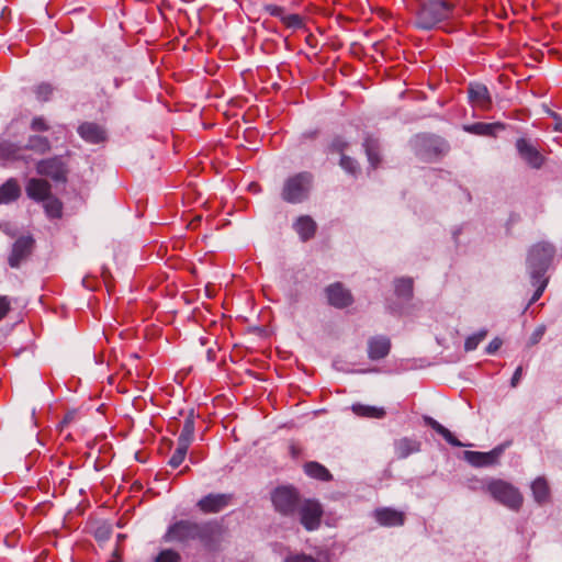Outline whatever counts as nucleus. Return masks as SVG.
<instances>
[{"label":"nucleus","mask_w":562,"mask_h":562,"mask_svg":"<svg viewBox=\"0 0 562 562\" xmlns=\"http://www.w3.org/2000/svg\"><path fill=\"white\" fill-rule=\"evenodd\" d=\"M282 23L290 29H301L303 26V19L296 13L283 14Z\"/></svg>","instance_id":"a19ab883"},{"label":"nucleus","mask_w":562,"mask_h":562,"mask_svg":"<svg viewBox=\"0 0 562 562\" xmlns=\"http://www.w3.org/2000/svg\"><path fill=\"white\" fill-rule=\"evenodd\" d=\"M69 419H70V416H68V415H67V416H65V418H64V423H67Z\"/></svg>","instance_id":"5fc2aeb1"},{"label":"nucleus","mask_w":562,"mask_h":562,"mask_svg":"<svg viewBox=\"0 0 562 562\" xmlns=\"http://www.w3.org/2000/svg\"><path fill=\"white\" fill-rule=\"evenodd\" d=\"M391 350V340L386 336L378 335L368 340V357L378 361L387 357Z\"/></svg>","instance_id":"a211bd4d"},{"label":"nucleus","mask_w":562,"mask_h":562,"mask_svg":"<svg viewBox=\"0 0 562 562\" xmlns=\"http://www.w3.org/2000/svg\"><path fill=\"white\" fill-rule=\"evenodd\" d=\"M414 150L423 159H431L448 151V143L440 136L418 134L412 140Z\"/></svg>","instance_id":"423d86ee"},{"label":"nucleus","mask_w":562,"mask_h":562,"mask_svg":"<svg viewBox=\"0 0 562 562\" xmlns=\"http://www.w3.org/2000/svg\"><path fill=\"white\" fill-rule=\"evenodd\" d=\"M509 446L510 441H506L487 452L465 450L463 451V459L474 468L492 467L499 462L501 457Z\"/></svg>","instance_id":"9d476101"},{"label":"nucleus","mask_w":562,"mask_h":562,"mask_svg":"<svg viewBox=\"0 0 562 562\" xmlns=\"http://www.w3.org/2000/svg\"><path fill=\"white\" fill-rule=\"evenodd\" d=\"M292 453L294 454L295 453V447H292Z\"/></svg>","instance_id":"6e6d98bb"},{"label":"nucleus","mask_w":562,"mask_h":562,"mask_svg":"<svg viewBox=\"0 0 562 562\" xmlns=\"http://www.w3.org/2000/svg\"><path fill=\"white\" fill-rule=\"evenodd\" d=\"M54 92V87L49 82H41L34 87V93L38 101L47 102Z\"/></svg>","instance_id":"e433bc0d"},{"label":"nucleus","mask_w":562,"mask_h":562,"mask_svg":"<svg viewBox=\"0 0 562 562\" xmlns=\"http://www.w3.org/2000/svg\"><path fill=\"white\" fill-rule=\"evenodd\" d=\"M349 143L341 135H335L328 143L325 153L327 154H340L348 149Z\"/></svg>","instance_id":"473e14b6"},{"label":"nucleus","mask_w":562,"mask_h":562,"mask_svg":"<svg viewBox=\"0 0 562 562\" xmlns=\"http://www.w3.org/2000/svg\"><path fill=\"white\" fill-rule=\"evenodd\" d=\"M304 471L308 476L323 482H328L333 479V475L328 469L316 461L306 462L304 465Z\"/></svg>","instance_id":"7c9ffc66"},{"label":"nucleus","mask_w":562,"mask_h":562,"mask_svg":"<svg viewBox=\"0 0 562 562\" xmlns=\"http://www.w3.org/2000/svg\"><path fill=\"white\" fill-rule=\"evenodd\" d=\"M232 499V494L210 493L198 501L196 507L203 514H217L225 509Z\"/></svg>","instance_id":"4468645a"},{"label":"nucleus","mask_w":562,"mask_h":562,"mask_svg":"<svg viewBox=\"0 0 562 562\" xmlns=\"http://www.w3.org/2000/svg\"><path fill=\"white\" fill-rule=\"evenodd\" d=\"M339 166L349 175L356 176L359 171V164L350 156L341 155Z\"/></svg>","instance_id":"4c0bfd02"},{"label":"nucleus","mask_w":562,"mask_h":562,"mask_svg":"<svg viewBox=\"0 0 562 562\" xmlns=\"http://www.w3.org/2000/svg\"><path fill=\"white\" fill-rule=\"evenodd\" d=\"M486 491L496 502L513 510H518L522 505V495L519 490L504 480L492 479L486 484Z\"/></svg>","instance_id":"39448f33"},{"label":"nucleus","mask_w":562,"mask_h":562,"mask_svg":"<svg viewBox=\"0 0 562 562\" xmlns=\"http://www.w3.org/2000/svg\"><path fill=\"white\" fill-rule=\"evenodd\" d=\"M10 310V302L5 296H0V321L7 315Z\"/></svg>","instance_id":"8fccbe9b"},{"label":"nucleus","mask_w":562,"mask_h":562,"mask_svg":"<svg viewBox=\"0 0 562 562\" xmlns=\"http://www.w3.org/2000/svg\"><path fill=\"white\" fill-rule=\"evenodd\" d=\"M299 513L300 521L306 530L312 531L319 527L323 515V509L319 503L307 499L301 506Z\"/></svg>","instance_id":"2eb2a0df"},{"label":"nucleus","mask_w":562,"mask_h":562,"mask_svg":"<svg viewBox=\"0 0 562 562\" xmlns=\"http://www.w3.org/2000/svg\"><path fill=\"white\" fill-rule=\"evenodd\" d=\"M154 562H181V555L172 549H164L158 553Z\"/></svg>","instance_id":"ea45409f"},{"label":"nucleus","mask_w":562,"mask_h":562,"mask_svg":"<svg viewBox=\"0 0 562 562\" xmlns=\"http://www.w3.org/2000/svg\"><path fill=\"white\" fill-rule=\"evenodd\" d=\"M462 232V228L461 227H456L453 231H452V238L454 240L456 244H458V238H459V235L461 234Z\"/></svg>","instance_id":"603ef678"},{"label":"nucleus","mask_w":562,"mask_h":562,"mask_svg":"<svg viewBox=\"0 0 562 562\" xmlns=\"http://www.w3.org/2000/svg\"><path fill=\"white\" fill-rule=\"evenodd\" d=\"M487 336V329H480L477 333L469 336L464 341V350L473 351L477 348L481 341H483Z\"/></svg>","instance_id":"c9c22d12"},{"label":"nucleus","mask_w":562,"mask_h":562,"mask_svg":"<svg viewBox=\"0 0 562 562\" xmlns=\"http://www.w3.org/2000/svg\"><path fill=\"white\" fill-rule=\"evenodd\" d=\"M284 562H317L316 559H314L311 555L301 553V554H291L284 559Z\"/></svg>","instance_id":"49530a36"},{"label":"nucleus","mask_w":562,"mask_h":562,"mask_svg":"<svg viewBox=\"0 0 562 562\" xmlns=\"http://www.w3.org/2000/svg\"><path fill=\"white\" fill-rule=\"evenodd\" d=\"M315 177L311 171H300L283 180L280 198L288 204H302L310 200L314 189Z\"/></svg>","instance_id":"7ed1b4c3"},{"label":"nucleus","mask_w":562,"mask_h":562,"mask_svg":"<svg viewBox=\"0 0 562 562\" xmlns=\"http://www.w3.org/2000/svg\"><path fill=\"white\" fill-rule=\"evenodd\" d=\"M351 411L357 416L364 417V418L381 419V418H384L386 415V412L383 407L364 405V404H360V403L352 404Z\"/></svg>","instance_id":"a878e982"},{"label":"nucleus","mask_w":562,"mask_h":562,"mask_svg":"<svg viewBox=\"0 0 562 562\" xmlns=\"http://www.w3.org/2000/svg\"><path fill=\"white\" fill-rule=\"evenodd\" d=\"M68 171V165L64 156L42 159L36 164V172L50 178L56 183H66Z\"/></svg>","instance_id":"0eeeda50"},{"label":"nucleus","mask_w":562,"mask_h":562,"mask_svg":"<svg viewBox=\"0 0 562 562\" xmlns=\"http://www.w3.org/2000/svg\"><path fill=\"white\" fill-rule=\"evenodd\" d=\"M521 375H522V368H521V367H518V368L515 370V372H514V374H513V376H512V379H510V385H512L513 387H516V386L518 385V383H519V381H520V379H521Z\"/></svg>","instance_id":"3c124183"},{"label":"nucleus","mask_w":562,"mask_h":562,"mask_svg":"<svg viewBox=\"0 0 562 562\" xmlns=\"http://www.w3.org/2000/svg\"><path fill=\"white\" fill-rule=\"evenodd\" d=\"M112 535V529L108 525L99 526L94 531V538L98 541H106L110 539Z\"/></svg>","instance_id":"37998d69"},{"label":"nucleus","mask_w":562,"mask_h":562,"mask_svg":"<svg viewBox=\"0 0 562 562\" xmlns=\"http://www.w3.org/2000/svg\"><path fill=\"white\" fill-rule=\"evenodd\" d=\"M44 209L48 217L60 218L63 215V203L50 194L43 201Z\"/></svg>","instance_id":"2f4dec72"},{"label":"nucleus","mask_w":562,"mask_h":562,"mask_svg":"<svg viewBox=\"0 0 562 562\" xmlns=\"http://www.w3.org/2000/svg\"><path fill=\"white\" fill-rule=\"evenodd\" d=\"M30 128L33 132H47L50 126L44 116H34L30 123Z\"/></svg>","instance_id":"79ce46f5"},{"label":"nucleus","mask_w":562,"mask_h":562,"mask_svg":"<svg viewBox=\"0 0 562 562\" xmlns=\"http://www.w3.org/2000/svg\"><path fill=\"white\" fill-rule=\"evenodd\" d=\"M224 535L225 527L217 519H179L168 526L162 540L182 547H189L191 542L196 541L203 550L214 553L221 550Z\"/></svg>","instance_id":"f257e3e1"},{"label":"nucleus","mask_w":562,"mask_h":562,"mask_svg":"<svg viewBox=\"0 0 562 562\" xmlns=\"http://www.w3.org/2000/svg\"><path fill=\"white\" fill-rule=\"evenodd\" d=\"M18 147L10 142L0 143V160H9L16 157Z\"/></svg>","instance_id":"58836bf2"},{"label":"nucleus","mask_w":562,"mask_h":562,"mask_svg":"<svg viewBox=\"0 0 562 562\" xmlns=\"http://www.w3.org/2000/svg\"><path fill=\"white\" fill-rule=\"evenodd\" d=\"M263 10L271 16L279 18L280 20H282L283 14L285 12V9L283 7L272 4V3L265 4Z\"/></svg>","instance_id":"c03bdc74"},{"label":"nucleus","mask_w":562,"mask_h":562,"mask_svg":"<svg viewBox=\"0 0 562 562\" xmlns=\"http://www.w3.org/2000/svg\"><path fill=\"white\" fill-rule=\"evenodd\" d=\"M555 246L549 241L533 244L526 258V269L529 279L549 278L547 272L551 268L555 257Z\"/></svg>","instance_id":"20e7f679"},{"label":"nucleus","mask_w":562,"mask_h":562,"mask_svg":"<svg viewBox=\"0 0 562 562\" xmlns=\"http://www.w3.org/2000/svg\"><path fill=\"white\" fill-rule=\"evenodd\" d=\"M77 133L87 143L100 144L106 139L105 130L97 123L83 122L78 128Z\"/></svg>","instance_id":"6ab92c4d"},{"label":"nucleus","mask_w":562,"mask_h":562,"mask_svg":"<svg viewBox=\"0 0 562 562\" xmlns=\"http://www.w3.org/2000/svg\"><path fill=\"white\" fill-rule=\"evenodd\" d=\"M363 148L372 168H376L381 161L379 139L368 136L363 140Z\"/></svg>","instance_id":"cd10ccee"},{"label":"nucleus","mask_w":562,"mask_h":562,"mask_svg":"<svg viewBox=\"0 0 562 562\" xmlns=\"http://www.w3.org/2000/svg\"><path fill=\"white\" fill-rule=\"evenodd\" d=\"M394 449L398 459H405L420 450V442L408 437H403L394 442Z\"/></svg>","instance_id":"5701e85b"},{"label":"nucleus","mask_w":562,"mask_h":562,"mask_svg":"<svg viewBox=\"0 0 562 562\" xmlns=\"http://www.w3.org/2000/svg\"><path fill=\"white\" fill-rule=\"evenodd\" d=\"M35 249V239L31 235H22L12 244L8 255V265L12 269H20L32 256Z\"/></svg>","instance_id":"6e6552de"},{"label":"nucleus","mask_w":562,"mask_h":562,"mask_svg":"<svg viewBox=\"0 0 562 562\" xmlns=\"http://www.w3.org/2000/svg\"><path fill=\"white\" fill-rule=\"evenodd\" d=\"M21 195V188L13 178L0 186V204H8L18 200Z\"/></svg>","instance_id":"b1692460"},{"label":"nucleus","mask_w":562,"mask_h":562,"mask_svg":"<svg viewBox=\"0 0 562 562\" xmlns=\"http://www.w3.org/2000/svg\"><path fill=\"white\" fill-rule=\"evenodd\" d=\"M515 148L519 158L531 169L539 170L543 167L546 157L530 139L526 137L517 138L515 142Z\"/></svg>","instance_id":"9b49d317"},{"label":"nucleus","mask_w":562,"mask_h":562,"mask_svg":"<svg viewBox=\"0 0 562 562\" xmlns=\"http://www.w3.org/2000/svg\"><path fill=\"white\" fill-rule=\"evenodd\" d=\"M503 341L501 338H494L485 348L487 355H494L502 347Z\"/></svg>","instance_id":"09e8293b"},{"label":"nucleus","mask_w":562,"mask_h":562,"mask_svg":"<svg viewBox=\"0 0 562 562\" xmlns=\"http://www.w3.org/2000/svg\"><path fill=\"white\" fill-rule=\"evenodd\" d=\"M212 353H213V351L210 349V350L207 351L209 359H211Z\"/></svg>","instance_id":"864d4df0"},{"label":"nucleus","mask_w":562,"mask_h":562,"mask_svg":"<svg viewBox=\"0 0 562 562\" xmlns=\"http://www.w3.org/2000/svg\"><path fill=\"white\" fill-rule=\"evenodd\" d=\"M293 228L302 241H307L315 236L317 225L310 215H301L294 222Z\"/></svg>","instance_id":"412c9836"},{"label":"nucleus","mask_w":562,"mask_h":562,"mask_svg":"<svg viewBox=\"0 0 562 562\" xmlns=\"http://www.w3.org/2000/svg\"><path fill=\"white\" fill-rule=\"evenodd\" d=\"M424 423L426 426L434 429L437 434L443 437V439L453 447H472V443L461 442L448 428L442 426L439 422L430 416H424Z\"/></svg>","instance_id":"4be33fe9"},{"label":"nucleus","mask_w":562,"mask_h":562,"mask_svg":"<svg viewBox=\"0 0 562 562\" xmlns=\"http://www.w3.org/2000/svg\"><path fill=\"white\" fill-rule=\"evenodd\" d=\"M546 326L544 325H540L538 326L533 333L530 335L529 337V341H528V345L529 346H535L537 345L543 337V335L546 334Z\"/></svg>","instance_id":"a18cd8bd"},{"label":"nucleus","mask_w":562,"mask_h":562,"mask_svg":"<svg viewBox=\"0 0 562 562\" xmlns=\"http://www.w3.org/2000/svg\"><path fill=\"white\" fill-rule=\"evenodd\" d=\"M373 517L380 526L400 527L405 524V514L391 507L376 508Z\"/></svg>","instance_id":"dca6fc26"},{"label":"nucleus","mask_w":562,"mask_h":562,"mask_svg":"<svg viewBox=\"0 0 562 562\" xmlns=\"http://www.w3.org/2000/svg\"><path fill=\"white\" fill-rule=\"evenodd\" d=\"M271 499L276 510L284 516L293 515L300 502L296 490L291 486L277 487L271 495Z\"/></svg>","instance_id":"1a4fd4ad"},{"label":"nucleus","mask_w":562,"mask_h":562,"mask_svg":"<svg viewBox=\"0 0 562 562\" xmlns=\"http://www.w3.org/2000/svg\"><path fill=\"white\" fill-rule=\"evenodd\" d=\"M533 499L539 505L547 503L550 498V487L544 477H537L531 484Z\"/></svg>","instance_id":"c85d7f7f"},{"label":"nucleus","mask_w":562,"mask_h":562,"mask_svg":"<svg viewBox=\"0 0 562 562\" xmlns=\"http://www.w3.org/2000/svg\"><path fill=\"white\" fill-rule=\"evenodd\" d=\"M454 4L450 0H420L415 11V26L430 31L453 18Z\"/></svg>","instance_id":"f03ea898"},{"label":"nucleus","mask_w":562,"mask_h":562,"mask_svg":"<svg viewBox=\"0 0 562 562\" xmlns=\"http://www.w3.org/2000/svg\"><path fill=\"white\" fill-rule=\"evenodd\" d=\"M462 130L465 133L484 136V137H496L497 133L505 130V124L502 122L485 123L475 122L472 124L462 125Z\"/></svg>","instance_id":"f3484780"},{"label":"nucleus","mask_w":562,"mask_h":562,"mask_svg":"<svg viewBox=\"0 0 562 562\" xmlns=\"http://www.w3.org/2000/svg\"><path fill=\"white\" fill-rule=\"evenodd\" d=\"M25 149L44 155L52 149L50 140L46 136L30 135L25 145Z\"/></svg>","instance_id":"c756f323"},{"label":"nucleus","mask_w":562,"mask_h":562,"mask_svg":"<svg viewBox=\"0 0 562 562\" xmlns=\"http://www.w3.org/2000/svg\"><path fill=\"white\" fill-rule=\"evenodd\" d=\"M189 447L190 446L188 445L177 442V448L172 453L168 464L173 469L179 468L188 453Z\"/></svg>","instance_id":"f704fd0d"},{"label":"nucleus","mask_w":562,"mask_h":562,"mask_svg":"<svg viewBox=\"0 0 562 562\" xmlns=\"http://www.w3.org/2000/svg\"><path fill=\"white\" fill-rule=\"evenodd\" d=\"M532 286L536 288L532 296L530 297L526 308H528L530 305L535 304L543 294L548 283L549 278H538V279H529Z\"/></svg>","instance_id":"72a5a7b5"},{"label":"nucleus","mask_w":562,"mask_h":562,"mask_svg":"<svg viewBox=\"0 0 562 562\" xmlns=\"http://www.w3.org/2000/svg\"><path fill=\"white\" fill-rule=\"evenodd\" d=\"M25 190L30 199L43 202L50 194V184L46 180L32 178L27 181Z\"/></svg>","instance_id":"aec40b11"},{"label":"nucleus","mask_w":562,"mask_h":562,"mask_svg":"<svg viewBox=\"0 0 562 562\" xmlns=\"http://www.w3.org/2000/svg\"><path fill=\"white\" fill-rule=\"evenodd\" d=\"M194 431H195V416H194V411L191 409L188 413V415L186 416L183 427L178 437V442L190 446L194 439Z\"/></svg>","instance_id":"bb28decb"},{"label":"nucleus","mask_w":562,"mask_h":562,"mask_svg":"<svg viewBox=\"0 0 562 562\" xmlns=\"http://www.w3.org/2000/svg\"><path fill=\"white\" fill-rule=\"evenodd\" d=\"M414 291V281L409 277H402L394 280L395 295L407 302L412 300Z\"/></svg>","instance_id":"393cba45"},{"label":"nucleus","mask_w":562,"mask_h":562,"mask_svg":"<svg viewBox=\"0 0 562 562\" xmlns=\"http://www.w3.org/2000/svg\"><path fill=\"white\" fill-rule=\"evenodd\" d=\"M325 295L330 306L346 308L353 304V295L341 282H334L325 288Z\"/></svg>","instance_id":"f8f14e48"},{"label":"nucleus","mask_w":562,"mask_h":562,"mask_svg":"<svg viewBox=\"0 0 562 562\" xmlns=\"http://www.w3.org/2000/svg\"><path fill=\"white\" fill-rule=\"evenodd\" d=\"M469 103L482 111L492 109L493 101L488 88L477 81L470 82L467 88Z\"/></svg>","instance_id":"ddd939ff"},{"label":"nucleus","mask_w":562,"mask_h":562,"mask_svg":"<svg viewBox=\"0 0 562 562\" xmlns=\"http://www.w3.org/2000/svg\"><path fill=\"white\" fill-rule=\"evenodd\" d=\"M318 135H319L318 128L307 130L300 135V142L303 144L306 140L316 139L318 137Z\"/></svg>","instance_id":"de8ad7c7"}]
</instances>
